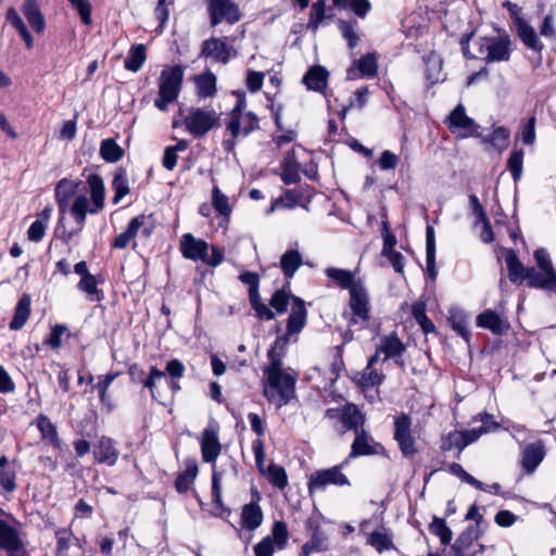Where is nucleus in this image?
<instances>
[{
    "label": "nucleus",
    "mask_w": 556,
    "mask_h": 556,
    "mask_svg": "<svg viewBox=\"0 0 556 556\" xmlns=\"http://www.w3.org/2000/svg\"><path fill=\"white\" fill-rule=\"evenodd\" d=\"M325 8H326V0H317L313 3L311 9V17L308 22V27L313 30H316L319 26V24L325 18Z\"/></svg>",
    "instance_id": "nucleus-56"
},
{
    "label": "nucleus",
    "mask_w": 556,
    "mask_h": 556,
    "mask_svg": "<svg viewBox=\"0 0 556 556\" xmlns=\"http://www.w3.org/2000/svg\"><path fill=\"white\" fill-rule=\"evenodd\" d=\"M184 77L180 66H173L163 70L159 84V97L155 99V106L165 111L167 104L176 101Z\"/></svg>",
    "instance_id": "nucleus-5"
},
{
    "label": "nucleus",
    "mask_w": 556,
    "mask_h": 556,
    "mask_svg": "<svg viewBox=\"0 0 556 556\" xmlns=\"http://www.w3.org/2000/svg\"><path fill=\"white\" fill-rule=\"evenodd\" d=\"M328 548V536L318 528L314 530L309 541L303 547L302 553L304 556H309L313 553L324 552Z\"/></svg>",
    "instance_id": "nucleus-39"
},
{
    "label": "nucleus",
    "mask_w": 556,
    "mask_h": 556,
    "mask_svg": "<svg viewBox=\"0 0 556 556\" xmlns=\"http://www.w3.org/2000/svg\"><path fill=\"white\" fill-rule=\"evenodd\" d=\"M485 45V56L486 62L505 61L509 58V40L497 39V40H483Z\"/></svg>",
    "instance_id": "nucleus-27"
},
{
    "label": "nucleus",
    "mask_w": 556,
    "mask_h": 556,
    "mask_svg": "<svg viewBox=\"0 0 556 556\" xmlns=\"http://www.w3.org/2000/svg\"><path fill=\"white\" fill-rule=\"evenodd\" d=\"M350 307L354 323L365 324L369 320V296L362 281L350 290Z\"/></svg>",
    "instance_id": "nucleus-15"
},
{
    "label": "nucleus",
    "mask_w": 556,
    "mask_h": 556,
    "mask_svg": "<svg viewBox=\"0 0 556 556\" xmlns=\"http://www.w3.org/2000/svg\"><path fill=\"white\" fill-rule=\"evenodd\" d=\"M256 127L257 118L250 112H243V100H239L230 113L227 129L237 138L239 136H247Z\"/></svg>",
    "instance_id": "nucleus-11"
},
{
    "label": "nucleus",
    "mask_w": 556,
    "mask_h": 556,
    "mask_svg": "<svg viewBox=\"0 0 556 556\" xmlns=\"http://www.w3.org/2000/svg\"><path fill=\"white\" fill-rule=\"evenodd\" d=\"M378 361V353H375L367 363V366L362 372L356 375L357 383L363 388H372L379 386L383 380V375L380 374L375 367V363Z\"/></svg>",
    "instance_id": "nucleus-24"
},
{
    "label": "nucleus",
    "mask_w": 556,
    "mask_h": 556,
    "mask_svg": "<svg viewBox=\"0 0 556 556\" xmlns=\"http://www.w3.org/2000/svg\"><path fill=\"white\" fill-rule=\"evenodd\" d=\"M36 425L42 439L48 440L54 446L60 445L56 428L47 416L39 415L36 419Z\"/></svg>",
    "instance_id": "nucleus-45"
},
{
    "label": "nucleus",
    "mask_w": 556,
    "mask_h": 556,
    "mask_svg": "<svg viewBox=\"0 0 556 556\" xmlns=\"http://www.w3.org/2000/svg\"><path fill=\"white\" fill-rule=\"evenodd\" d=\"M253 452L258 470L266 476L269 482L275 486L283 489L288 483L286 470L283 467L274 464L265 469V447L261 439L253 441Z\"/></svg>",
    "instance_id": "nucleus-8"
},
{
    "label": "nucleus",
    "mask_w": 556,
    "mask_h": 556,
    "mask_svg": "<svg viewBox=\"0 0 556 556\" xmlns=\"http://www.w3.org/2000/svg\"><path fill=\"white\" fill-rule=\"evenodd\" d=\"M101 157L110 163L119 161L124 155V150L112 138H106L100 144Z\"/></svg>",
    "instance_id": "nucleus-43"
},
{
    "label": "nucleus",
    "mask_w": 556,
    "mask_h": 556,
    "mask_svg": "<svg viewBox=\"0 0 556 556\" xmlns=\"http://www.w3.org/2000/svg\"><path fill=\"white\" fill-rule=\"evenodd\" d=\"M482 426L464 431H453L446 437L445 448H458L462 452L466 446L477 441L482 434L498 429L500 425L493 420L491 415H483L480 418Z\"/></svg>",
    "instance_id": "nucleus-6"
},
{
    "label": "nucleus",
    "mask_w": 556,
    "mask_h": 556,
    "mask_svg": "<svg viewBox=\"0 0 556 556\" xmlns=\"http://www.w3.org/2000/svg\"><path fill=\"white\" fill-rule=\"evenodd\" d=\"M307 311L304 301L292 296L291 309L287 323V334H298L306 324Z\"/></svg>",
    "instance_id": "nucleus-18"
},
{
    "label": "nucleus",
    "mask_w": 556,
    "mask_h": 556,
    "mask_svg": "<svg viewBox=\"0 0 556 556\" xmlns=\"http://www.w3.org/2000/svg\"><path fill=\"white\" fill-rule=\"evenodd\" d=\"M201 54L226 64L235 55V50L223 39L210 38L203 42Z\"/></svg>",
    "instance_id": "nucleus-17"
},
{
    "label": "nucleus",
    "mask_w": 556,
    "mask_h": 556,
    "mask_svg": "<svg viewBox=\"0 0 556 556\" xmlns=\"http://www.w3.org/2000/svg\"><path fill=\"white\" fill-rule=\"evenodd\" d=\"M0 547L10 553L11 556H27L22 548L17 532L2 520H0Z\"/></svg>",
    "instance_id": "nucleus-19"
},
{
    "label": "nucleus",
    "mask_w": 556,
    "mask_h": 556,
    "mask_svg": "<svg viewBox=\"0 0 556 556\" xmlns=\"http://www.w3.org/2000/svg\"><path fill=\"white\" fill-rule=\"evenodd\" d=\"M87 182L90 200L85 192L78 193L81 185L80 181L63 178L55 187V201L61 214L60 223L63 220L64 215L70 213L77 225V228L74 230H64L63 238L66 241L71 240L84 228L87 214H98L104 207L105 187L103 179L98 174H90L87 177Z\"/></svg>",
    "instance_id": "nucleus-1"
},
{
    "label": "nucleus",
    "mask_w": 556,
    "mask_h": 556,
    "mask_svg": "<svg viewBox=\"0 0 556 556\" xmlns=\"http://www.w3.org/2000/svg\"><path fill=\"white\" fill-rule=\"evenodd\" d=\"M56 547L55 556H80L85 541L75 536L67 529L55 531Z\"/></svg>",
    "instance_id": "nucleus-16"
},
{
    "label": "nucleus",
    "mask_w": 556,
    "mask_h": 556,
    "mask_svg": "<svg viewBox=\"0 0 556 556\" xmlns=\"http://www.w3.org/2000/svg\"><path fill=\"white\" fill-rule=\"evenodd\" d=\"M289 300L290 295L286 291L278 290L273 294L269 304L278 314H281L286 312Z\"/></svg>",
    "instance_id": "nucleus-60"
},
{
    "label": "nucleus",
    "mask_w": 556,
    "mask_h": 556,
    "mask_svg": "<svg viewBox=\"0 0 556 556\" xmlns=\"http://www.w3.org/2000/svg\"><path fill=\"white\" fill-rule=\"evenodd\" d=\"M378 71L376 53H367L355 62V67L348 70V78L356 79L358 77H374Z\"/></svg>",
    "instance_id": "nucleus-21"
},
{
    "label": "nucleus",
    "mask_w": 556,
    "mask_h": 556,
    "mask_svg": "<svg viewBox=\"0 0 556 556\" xmlns=\"http://www.w3.org/2000/svg\"><path fill=\"white\" fill-rule=\"evenodd\" d=\"M296 377L282 368L279 359L273 358L264 369V395L273 404L281 407L294 396Z\"/></svg>",
    "instance_id": "nucleus-2"
},
{
    "label": "nucleus",
    "mask_w": 556,
    "mask_h": 556,
    "mask_svg": "<svg viewBox=\"0 0 556 556\" xmlns=\"http://www.w3.org/2000/svg\"><path fill=\"white\" fill-rule=\"evenodd\" d=\"M66 331V327L62 325H55L52 327L49 337L46 339V343L52 349H59L62 345V337Z\"/></svg>",
    "instance_id": "nucleus-64"
},
{
    "label": "nucleus",
    "mask_w": 556,
    "mask_h": 556,
    "mask_svg": "<svg viewBox=\"0 0 556 556\" xmlns=\"http://www.w3.org/2000/svg\"><path fill=\"white\" fill-rule=\"evenodd\" d=\"M367 543L379 553L393 548L392 540L384 529L371 532Z\"/></svg>",
    "instance_id": "nucleus-47"
},
{
    "label": "nucleus",
    "mask_w": 556,
    "mask_h": 556,
    "mask_svg": "<svg viewBox=\"0 0 556 556\" xmlns=\"http://www.w3.org/2000/svg\"><path fill=\"white\" fill-rule=\"evenodd\" d=\"M426 77L432 84L442 79V60L435 53H430L426 59Z\"/></svg>",
    "instance_id": "nucleus-48"
},
{
    "label": "nucleus",
    "mask_w": 556,
    "mask_h": 556,
    "mask_svg": "<svg viewBox=\"0 0 556 556\" xmlns=\"http://www.w3.org/2000/svg\"><path fill=\"white\" fill-rule=\"evenodd\" d=\"M71 5L77 11L79 14L81 22L85 25H91V5L88 0H68Z\"/></svg>",
    "instance_id": "nucleus-58"
},
{
    "label": "nucleus",
    "mask_w": 556,
    "mask_h": 556,
    "mask_svg": "<svg viewBox=\"0 0 556 556\" xmlns=\"http://www.w3.org/2000/svg\"><path fill=\"white\" fill-rule=\"evenodd\" d=\"M517 31L527 48L538 52L543 49V43L538 38L534 28L521 17H517Z\"/></svg>",
    "instance_id": "nucleus-28"
},
{
    "label": "nucleus",
    "mask_w": 556,
    "mask_h": 556,
    "mask_svg": "<svg viewBox=\"0 0 556 556\" xmlns=\"http://www.w3.org/2000/svg\"><path fill=\"white\" fill-rule=\"evenodd\" d=\"M340 418L345 428L352 429L355 432L363 426L365 422V417L358 409V407L354 404L345 405L340 413Z\"/></svg>",
    "instance_id": "nucleus-32"
},
{
    "label": "nucleus",
    "mask_w": 556,
    "mask_h": 556,
    "mask_svg": "<svg viewBox=\"0 0 556 556\" xmlns=\"http://www.w3.org/2000/svg\"><path fill=\"white\" fill-rule=\"evenodd\" d=\"M15 479L16 473L14 469L0 470V485L4 492L11 493L15 490Z\"/></svg>",
    "instance_id": "nucleus-62"
},
{
    "label": "nucleus",
    "mask_w": 556,
    "mask_h": 556,
    "mask_svg": "<svg viewBox=\"0 0 556 556\" xmlns=\"http://www.w3.org/2000/svg\"><path fill=\"white\" fill-rule=\"evenodd\" d=\"M112 188L114 190L113 203H119L123 198L128 194V179L124 170H117L112 181Z\"/></svg>",
    "instance_id": "nucleus-49"
},
{
    "label": "nucleus",
    "mask_w": 556,
    "mask_h": 556,
    "mask_svg": "<svg viewBox=\"0 0 556 556\" xmlns=\"http://www.w3.org/2000/svg\"><path fill=\"white\" fill-rule=\"evenodd\" d=\"M534 258L536 261L538 266L540 269L548 275V276H556V273L552 266L549 255L546 250L539 249L534 252Z\"/></svg>",
    "instance_id": "nucleus-59"
},
{
    "label": "nucleus",
    "mask_w": 556,
    "mask_h": 556,
    "mask_svg": "<svg viewBox=\"0 0 556 556\" xmlns=\"http://www.w3.org/2000/svg\"><path fill=\"white\" fill-rule=\"evenodd\" d=\"M218 121L214 110L194 109L185 117V125L194 137L207 134Z\"/></svg>",
    "instance_id": "nucleus-10"
},
{
    "label": "nucleus",
    "mask_w": 556,
    "mask_h": 556,
    "mask_svg": "<svg viewBox=\"0 0 556 556\" xmlns=\"http://www.w3.org/2000/svg\"><path fill=\"white\" fill-rule=\"evenodd\" d=\"M172 384L174 389H177L178 387L176 383L169 381L165 375V372L157 370L155 368L151 369L150 377L146 382V386L151 390L152 396L156 399L155 395V388L162 387V386H168Z\"/></svg>",
    "instance_id": "nucleus-52"
},
{
    "label": "nucleus",
    "mask_w": 556,
    "mask_h": 556,
    "mask_svg": "<svg viewBox=\"0 0 556 556\" xmlns=\"http://www.w3.org/2000/svg\"><path fill=\"white\" fill-rule=\"evenodd\" d=\"M7 22L10 23L17 30V33L23 38L26 47L28 49H31L34 46V38L15 8L8 9Z\"/></svg>",
    "instance_id": "nucleus-34"
},
{
    "label": "nucleus",
    "mask_w": 556,
    "mask_h": 556,
    "mask_svg": "<svg viewBox=\"0 0 556 556\" xmlns=\"http://www.w3.org/2000/svg\"><path fill=\"white\" fill-rule=\"evenodd\" d=\"M207 11L212 26L222 22L235 24L241 18L240 10L232 0H208Z\"/></svg>",
    "instance_id": "nucleus-12"
},
{
    "label": "nucleus",
    "mask_w": 556,
    "mask_h": 556,
    "mask_svg": "<svg viewBox=\"0 0 556 556\" xmlns=\"http://www.w3.org/2000/svg\"><path fill=\"white\" fill-rule=\"evenodd\" d=\"M21 10L34 31L41 34L46 28V20L39 8L38 1L25 0Z\"/></svg>",
    "instance_id": "nucleus-23"
},
{
    "label": "nucleus",
    "mask_w": 556,
    "mask_h": 556,
    "mask_svg": "<svg viewBox=\"0 0 556 556\" xmlns=\"http://www.w3.org/2000/svg\"><path fill=\"white\" fill-rule=\"evenodd\" d=\"M355 440L352 444V450L348 458L372 455L377 454L380 448V444L376 443L375 440L364 430L358 429Z\"/></svg>",
    "instance_id": "nucleus-20"
},
{
    "label": "nucleus",
    "mask_w": 556,
    "mask_h": 556,
    "mask_svg": "<svg viewBox=\"0 0 556 556\" xmlns=\"http://www.w3.org/2000/svg\"><path fill=\"white\" fill-rule=\"evenodd\" d=\"M251 304L261 319L270 320L274 318V313L260 300L258 295L251 294Z\"/></svg>",
    "instance_id": "nucleus-63"
},
{
    "label": "nucleus",
    "mask_w": 556,
    "mask_h": 556,
    "mask_svg": "<svg viewBox=\"0 0 556 556\" xmlns=\"http://www.w3.org/2000/svg\"><path fill=\"white\" fill-rule=\"evenodd\" d=\"M505 262L508 268V277L511 282H521L526 279V273L528 269L523 267L513 250L506 252Z\"/></svg>",
    "instance_id": "nucleus-40"
},
{
    "label": "nucleus",
    "mask_w": 556,
    "mask_h": 556,
    "mask_svg": "<svg viewBox=\"0 0 556 556\" xmlns=\"http://www.w3.org/2000/svg\"><path fill=\"white\" fill-rule=\"evenodd\" d=\"M78 289L85 292L91 301L100 300L94 276L85 275V277H81L80 281L78 282Z\"/></svg>",
    "instance_id": "nucleus-55"
},
{
    "label": "nucleus",
    "mask_w": 556,
    "mask_h": 556,
    "mask_svg": "<svg viewBox=\"0 0 556 556\" xmlns=\"http://www.w3.org/2000/svg\"><path fill=\"white\" fill-rule=\"evenodd\" d=\"M544 458V450L541 443L528 445L522 452L521 464L527 472H533Z\"/></svg>",
    "instance_id": "nucleus-30"
},
{
    "label": "nucleus",
    "mask_w": 556,
    "mask_h": 556,
    "mask_svg": "<svg viewBox=\"0 0 556 556\" xmlns=\"http://www.w3.org/2000/svg\"><path fill=\"white\" fill-rule=\"evenodd\" d=\"M208 249L206 241L198 239L191 233H185L180 238V252L185 258L200 260L211 267L220 265L224 261V251L216 245H212L211 254H208Z\"/></svg>",
    "instance_id": "nucleus-4"
},
{
    "label": "nucleus",
    "mask_w": 556,
    "mask_h": 556,
    "mask_svg": "<svg viewBox=\"0 0 556 556\" xmlns=\"http://www.w3.org/2000/svg\"><path fill=\"white\" fill-rule=\"evenodd\" d=\"M194 84L200 98L212 97L216 92V77L211 72L195 76Z\"/></svg>",
    "instance_id": "nucleus-38"
},
{
    "label": "nucleus",
    "mask_w": 556,
    "mask_h": 556,
    "mask_svg": "<svg viewBox=\"0 0 556 556\" xmlns=\"http://www.w3.org/2000/svg\"><path fill=\"white\" fill-rule=\"evenodd\" d=\"M526 279L529 287L540 289H554L556 288V276H548L546 274H540L534 268H528L526 273Z\"/></svg>",
    "instance_id": "nucleus-41"
},
{
    "label": "nucleus",
    "mask_w": 556,
    "mask_h": 556,
    "mask_svg": "<svg viewBox=\"0 0 556 556\" xmlns=\"http://www.w3.org/2000/svg\"><path fill=\"white\" fill-rule=\"evenodd\" d=\"M328 72L323 66H313L303 77V83L309 90L323 91L327 86Z\"/></svg>",
    "instance_id": "nucleus-31"
},
{
    "label": "nucleus",
    "mask_w": 556,
    "mask_h": 556,
    "mask_svg": "<svg viewBox=\"0 0 556 556\" xmlns=\"http://www.w3.org/2000/svg\"><path fill=\"white\" fill-rule=\"evenodd\" d=\"M426 264L429 277L434 280L437 277L435 270V239L434 229L431 226L427 227L426 231Z\"/></svg>",
    "instance_id": "nucleus-36"
},
{
    "label": "nucleus",
    "mask_w": 556,
    "mask_h": 556,
    "mask_svg": "<svg viewBox=\"0 0 556 556\" xmlns=\"http://www.w3.org/2000/svg\"><path fill=\"white\" fill-rule=\"evenodd\" d=\"M30 314V299L27 295H24L17 302L15 307L13 319L10 323V328L12 330H18L23 328L26 324Z\"/></svg>",
    "instance_id": "nucleus-42"
},
{
    "label": "nucleus",
    "mask_w": 556,
    "mask_h": 556,
    "mask_svg": "<svg viewBox=\"0 0 556 556\" xmlns=\"http://www.w3.org/2000/svg\"><path fill=\"white\" fill-rule=\"evenodd\" d=\"M94 457L99 463L114 465L117 460V452L110 438L102 437L94 447Z\"/></svg>",
    "instance_id": "nucleus-29"
},
{
    "label": "nucleus",
    "mask_w": 556,
    "mask_h": 556,
    "mask_svg": "<svg viewBox=\"0 0 556 556\" xmlns=\"http://www.w3.org/2000/svg\"><path fill=\"white\" fill-rule=\"evenodd\" d=\"M222 445L218 439V426L213 422L204 429L201 438L202 458L206 463H214L212 476V495L214 502L222 507L220 473L216 471L215 460L220 454Z\"/></svg>",
    "instance_id": "nucleus-3"
},
{
    "label": "nucleus",
    "mask_w": 556,
    "mask_h": 556,
    "mask_svg": "<svg viewBox=\"0 0 556 556\" xmlns=\"http://www.w3.org/2000/svg\"><path fill=\"white\" fill-rule=\"evenodd\" d=\"M522 165H523V151H514L508 161H507V167L510 170L514 180L517 181L520 179L522 175Z\"/></svg>",
    "instance_id": "nucleus-57"
},
{
    "label": "nucleus",
    "mask_w": 556,
    "mask_h": 556,
    "mask_svg": "<svg viewBox=\"0 0 556 556\" xmlns=\"http://www.w3.org/2000/svg\"><path fill=\"white\" fill-rule=\"evenodd\" d=\"M430 529L440 538L442 544L447 545L452 541V531L446 527L443 520L435 519L431 523Z\"/></svg>",
    "instance_id": "nucleus-61"
},
{
    "label": "nucleus",
    "mask_w": 556,
    "mask_h": 556,
    "mask_svg": "<svg viewBox=\"0 0 556 556\" xmlns=\"http://www.w3.org/2000/svg\"><path fill=\"white\" fill-rule=\"evenodd\" d=\"M117 374H106L98 377V382L93 386L99 393L102 410L110 414L114 410L115 404L112 397L108 394L110 386L113 383Z\"/></svg>",
    "instance_id": "nucleus-25"
},
{
    "label": "nucleus",
    "mask_w": 556,
    "mask_h": 556,
    "mask_svg": "<svg viewBox=\"0 0 556 556\" xmlns=\"http://www.w3.org/2000/svg\"><path fill=\"white\" fill-rule=\"evenodd\" d=\"M477 325L489 329L494 334H503L509 329L507 319L493 311H485L478 315Z\"/></svg>",
    "instance_id": "nucleus-22"
},
{
    "label": "nucleus",
    "mask_w": 556,
    "mask_h": 556,
    "mask_svg": "<svg viewBox=\"0 0 556 556\" xmlns=\"http://www.w3.org/2000/svg\"><path fill=\"white\" fill-rule=\"evenodd\" d=\"M198 475V466L189 464L187 468L177 477L175 485L179 493L187 492Z\"/></svg>",
    "instance_id": "nucleus-50"
},
{
    "label": "nucleus",
    "mask_w": 556,
    "mask_h": 556,
    "mask_svg": "<svg viewBox=\"0 0 556 556\" xmlns=\"http://www.w3.org/2000/svg\"><path fill=\"white\" fill-rule=\"evenodd\" d=\"M405 348L400 339L395 336H386L381 339L376 353L378 356L382 353L384 355L383 361L389 358L401 356Z\"/></svg>",
    "instance_id": "nucleus-33"
},
{
    "label": "nucleus",
    "mask_w": 556,
    "mask_h": 556,
    "mask_svg": "<svg viewBox=\"0 0 556 556\" xmlns=\"http://www.w3.org/2000/svg\"><path fill=\"white\" fill-rule=\"evenodd\" d=\"M302 263V255L298 250H288L280 257V268L287 278H292Z\"/></svg>",
    "instance_id": "nucleus-35"
},
{
    "label": "nucleus",
    "mask_w": 556,
    "mask_h": 556,
    "mask_svg": "<svg viewBox=\"0 0 556 556\" xmlns=\"http://www.w3.org/2000/svg\"><path fill=\"white\" fill-rule=\"evenodd\" d=\"M288 529L283 521H275L271 534L254 546L255 556H273L276 549H283L288 541Z\"/></svg>",
    "instance_id": "nucleus-9"
},
{
    "label": "nucleus",
    "mask_w": 556,
    "mask_h": 556,
    "mask_svg": "<svg viewBox=\"0 0 556 556\" xmlns=\"http://www.w3.org/2000/svg\"><path fill=\"white\" fill-rule=\"evenodd\" d=\"M447 127L458 137H470L477 131V125L473 119L466 114V110L463 104H458L447 117Z\"/></svg>",
    "instance_id": "nucleus-14"
},
{
    "label": "nucleus",
    "mask_w": 556,
    "mask_h": 556,
    "mask_svg": "<svg viewBox=\"0 0 556 556\" xmlns=\"http://www.w3.org/2000/svg\"><path fill=\"white\" fill-rule=\"evenodd\" d=\"M477 539V530L475 528H469L457 538L453 548L458 555H464Z\"/></svg>",
    "instance_id": "nucleus-51"
},
{
    "label": "nucleus",
    "mask_w": 556,
    "mask_h": 556,
    "mask_svg": "<svg viewBox=\"0 0 556 556\" xmlns=\"http://www.w3.org/2000/svg\"><path fill=\"white\" fill-rule=\"evenodd\" d=\"M448 470L452 475L458 477L462 481L475 486L479 490H486L484 486V483L477 480L475 477H472L470 473H468L459 464L453 463L448 466Z\"/></svg>",
    "instance_id": "nucleus-53"
},
{
    "label": "nucleus",
    "mask_w": 556,
    "mask_h": 556,
    "mask_svg": "<svg viewBox=\"0 0 556 556\" xmlns=\"http://www.w3.org/2000/svg\"><path fill=\"white\" fill-rule=\"evenodd\" d=\"M212 201L215 210L222 215L228 216L231 213L228 197H226L217 186L213 188Z\"/></svg>",
    "instance_id": "nucleus-54"
},
{
    "label": "nucleus",
    "mask_w": 556,
    "mask_h": 556,
    "mask_svg": "<svg viewBox=\"0 0 556 556\" xmlns=\"http://www.w3.org/2000/svg\"><path fill=\"white\" fill-rule=\"evenodd\" d=\"M348 462L349 458H346L342 464L338 466L317 470L312 473L308 481L309 493L325 491L329 485H350V480L342 472V469L345 465H348Z\"/></svg>",
    "instance_id": "nucleus-7"
},
{
    "label": "nucleus",
    "mask_w": 556,
    "mask_h": 556,
    "mask_svg": "<svg viewBox=\"0 0 556 556\" xmlns=\"http://www.w3.org/2000/svg\"><path fill=\"white\" fill-rule=\"evenodd\" d=\"M242 526L249 530H255L263 521V513L258 505L248 504L242 508L241 514Z\"/></svg>",
    "instance_id": "nucleus-37"
},
{
    "label": "nucleus",
    "mask_w": 556,
    "mask_h": 556,
    "mask_svg": "<svg viewBox=\"0 0 556 556\" xmlns=\"http://www.w3.org/2000/svg\"><path fill=\"white\" fill-rule=\"evenodd\" d=\"M325 275L330 280H332L338 287L342 289H348L349 291L361 282V280H356L355 271L342 268L328 267L325 269Z\"/></svg>",
    "instance_id": "nucleus-26"
},
{
    "label": "nucleus",
    "mask_w": 556,
    "mask_h": 556,
    "mask_svg": "<svg viewBox=\"0 0 556 556\" xmlns=\"http://www.w3.org/2000/svg\"><path fill=\"white\" fill-rule=\"evenodd\" d=\"M448 321L452 328L466 341H469L470 331L468 329V318L467 316L459 309H451Z\"/></svg>",
    "instance_id": "nucleus-46"
},
{
    "label": "nucleus",
    "mask_w": 556,
    "mask_h": 556,
    "mask_svg": "<svg viewBox=\"0 0 556 556\" xmlns=\"http://www.w3.org/2000/svg\"><path fill=\"white\" fill-rule=\"evenodd\" d=\"M139 230V217L131 218L127 229L119 233L113 241V247L116 249H125L130 242L136 245L135 238Z\"/></svg>",
    "instance_id": "nucleus-44"
},
{
    "label": "nucleus",
    "mask_w": 556,
    "mask_h": 556,
    "mask_svg": "<svg viewBox=\"0 0 556 556\" xmlns=\"http://www.w3.org/2000/svg\"><path fill=\"white\" fill-rule=\"evenodd\" d=\"M412 419L406 414H401L394 420V439L402 454L412 457L417 453L416 441L412 435Z\"/></svg>",
    "instance_id": "nucleus-13"
}]
</instances>
